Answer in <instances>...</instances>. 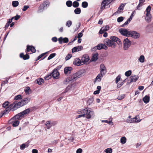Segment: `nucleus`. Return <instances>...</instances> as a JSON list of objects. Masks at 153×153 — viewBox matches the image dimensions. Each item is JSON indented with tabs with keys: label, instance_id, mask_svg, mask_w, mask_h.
Listing matches in <instances>:
<instances>
[{
	"label": "nucleus",
	"instance_id": "1",
	"mask_svg": "<svg viewBox=\"0 0 153 153\" xmlns=\"http://www.w3.org/2000/svg\"><path fill=\"white\" fill-rule=\"evenodd\" d=\"M78 113L79 114H81L78 116V118L84 117L87 119H89L94 116V112L88 108L80 110L78 111Z\"/></svg>",
	"mask_w": 153,
	"mask_h": 153
},
{
	"label": "nucleus",
	"instance_id": "2",
	"mask_svg": "<svg viewBox=\"0 0 153 153\" xmlns=\"http://www.w3.org/2000/svg\"><path fill=\"white\" fill-rule=\"evenodd\" d=\"M110 39H106L104 41V44L108 47L115 48L116 45L115 42L119 45L121 44L120 40L116 36H111Z\"/></svg>",
	"mask_w": 153,
	"mask_h": 153
},
{
	"label": "nucleus",
	"instance_id": "3",
	"mask_svg": "<svg viewBox=\"0 0 153 153\" xmlns=\"http://www.w3.org/2000/svg\"><path fill=\"white\" fill-rule=\"evenodd\" d=\"M30 98L27 97L23 99L19 102H15L12 103L13 110H16L18 108L27 104L30 101Z\"/></svg>",
	"mask_w": 153,
	"mask_h": 153
},
{
	"label": "nucleus",
	"instance_id": "4",
	"mask_svg": "<svg viewBox=\"0 0 153 153\" xmlns=\"http://www.w3.org/2000/svg\"><path fill=\"white\" fill-rule=\"evenodd\" d=\"M82 73L80 71H78L76 73L71 75L68 77L70 78L71 82L76 81L77 79L81 76Z\"/></svg>",
	"mask_w": 153,
	"mask_h": 153
},
{
	"label": "nucleus",
	"instance_id": "5",
	"mask_svg": "<svg viewBox=\"0 0 153 153\" xmlns=\"http://www.w3.org/2000/svg\"><path fill=\"white\" fill-rule=\"evenodd\" d=\"M151 7L150 6H148L146 8L145 13H146V16L145 18V20L148 23L150 22L151 20L152 16L150 14V11Z\"/></svg>",
	"mask_w": 153,
	"mask_h": 153
},
{
	"label": "nucleus",
	"instance_id": "6",
	"mask_svg": "<svg viewBox=\"0 0 153 153\" xmlns=\"http://www.w3.org/2000/svg\"><path fill=\"white\" fill-rule=\"evenodd\" d=\"M50 2L48 1H44L42 4H41L38 9V11L39 12H42L44 10L47 8L49 6Z\"/></svg>",
	"mask_w": 153,
	"mask_h": 153
},
{
	"label": "nucleus",
	"instance_id": "7",
	"mask_svg": "<svg viewBox=\"0 0 153 153\" xmlns=\"http://www.w3.org/2000/svg\"><path fill=\"white\" fill-rule=\"evenodd\" d=\"M123 42L124 49L125 50H127L131 45V41L127 38L123 40Z\"/></svg>",
	"mask_w": 153,
	"mask_h": 153
},
{
	"label": "nucleus",
	"instance_id": "8",
	"mask_svg": "<svg viewBox=\"0 0 153 153\" xmlns=\"http://www.w3.org/2000/svg\"><path fill=\"white\" fill-rule=\"evenodd\" d=\"M128 36H130L134 39H136L139 38L140 34L136 31H130Z\"/></svg>",
	"mask_w": 153,
	"mask_h": 153
},
{
	"label": "nucleus",
	"instance_id": "9",
	"mask_svg": "<svg viewBox=\"0 0 153 153\" xmlns=\"http://www.w3.org/2000/svg\"><path fill=\"white\" fill-rule=\"evenodd\" d=\"M89 60V57L88 55L85 54L83 55L82 58L81 60L82 65L88 64Z\"/></svg>",
	"mask_w": 153,
	"mask_h": 153
},
{
	"label": "nucleus",
	"instance_id": "10",
	"mask_svg": "<svg viewBox=\"0 0 153 153\" xmlns=\"http://www.w3.org/2000/svg\"><path fill=\"white\" fill-rule=\"evenodd\" d=\"M100 73L101 74L104 75L107 73V69L105 65L103 64H100Z\"/></svg>",
	"mask_w": 153,
	"mask_h": 153
},
{
	"label": "nucleus",
	"instance_id": "11",
	"mask_svg": "<svg viewBox=\"0 0 153 153\" xmlns=\"http://www.w3.org/2000/svg\"><path fill=\"white\" fill-rule=\"evenodd\" d=\"M51 74L54 79L59 78V74L57 69H54Z\"/></svg>",
	"mask_w": 153,
	"mask_h": 153
},
{
	"label": "nucleus",
	"instance_id": "12",
	"mask_svg": "<svg viewBox=\"0 0 153 153\" xmlns=\"http://www.w3.org/2000/svg\"><path fill=\"white\" fill-rule=\"evenodd\" d=\"M119 32L123 35L128 36L130 31L125 28H121L119 30Z\"/></svg>",
	"mask_w": 153,
	"mask_h": 153
},
{
	"label": "nucleus",
	"instance_id": "13",
	"mask_svg": "<svg viewBox=\"0 0 153 153\" xmlns=\"http://www.w3.org/2000/svg\"><path fill=\"white\" fill-rule=\"evenodd\" d=\"M12 103L9 106L6 108L3 111V112L1 113L3 116L5 115L10 112V111L11 110L12 111H13L15 110H13V107L12 106Z\"/></svg>",
	"mask_w": 153,
	"mask_h": 153
},
{
	"label": "nucleus",
	"instance_id": "14",
	"mask_svg": "<svg viewBox=\"0 0 153 153\" xmlns=\"http://www.w3.org/2000/svg\"><path fill=\"white\" fill-rule=\"evenodd\" d=\"M105 44H98L97 46L94 47V49H96L97 48L98 50H100L101 49H104L105 50L107 49V46L105 45Z\"/></svg>",
	"mask_w": 153,
	"mask_h": 153
},
{
	"label": "nucleus",
	"instance_id": "15",
	"mask_svg": "<svg viewBox=\"0 0 153 153\" xmlns=\"http://www.w3.org/2000/svg\"><path fill=\"white\" fill-rule=\"evenodd\" d=\"M139 77L135 75H132L129 77V79L128 80V83H130L131 82H135L137 80Z\"/></svg>",
	"mask_w": 153,
	"mask_h": 153
},
{
	"label": "nucleus",
	"instance_id": "16",
	"mask_svg": "<svg viewBox=\"0 0 153 153\" xmlns=\"http://www.w3.org/2000/svg\"><path fill=\"white\" fill-rule=\"evenodd\" d=\"M81 60L79 58H75L73 64L79 66L82 65Z\"/></svg>",
	"mask_w": 153,
	"mask_h": 153
},
{
	"label": "nucleus",
	"instance_id": "17",
	"mask_svg": "<svg viewBox=\"0 0 153 153\" xmlns=\"http://www.w3.org/2000/svg\"><path fill=\"white\" fill-rule=\"evenodd\" d=\"M54 122L51 123L50 121H48L46 122L45 125L47 129H49L53 126L55 125Z\"/></svg>",
	"mask_w": 153,
	"mask_h": 153
},
{
	"label": "nucleus",
	"instance_id": "18",
	"mask_svg": "<svg viewBox=\"0 0 153 153\" xmlns=\"http://www.w3.org/2000/svg\"><path fill=\"white\" fill-rule=\"evenodd\" d=\"M82 48L83 47L82 46L75 47L72 48V51L73 53L78 52L81 50Z\"/></svg>",
	"mask_w": 153,
	"mask_h": 153
},
{
	"label": "nucleus",
	"instance_id": "19",
	"mask_svg": "<svg viewBox=\"0 0 153 153\" xmlns=\"http://www.w3.org/2000/svg\"><path fill=\"white\" fill-rule=\"evenodd\" d=\"M104 76V75L101 74L99 73L95 79L94 82H100L101 81L102 77Z\"/></svg>",
	"mask_w": 153,
	"mask_h": 153
},
{
	"label": "nucleus",
	"instance_id": "20",
	"mask_svg": "<svg viewBox=\"0 0 153 153\" xmlns=\"http://www.w3.org/2000/svg\"><path fill=\"white\" fill-rule=\"evenodd\" d=\"M31 51L32 53H35L36 50L33 47L31 46L27 45V51L29 52Z\"/></svg>",
	"mask_w": 153,
	"mask_h": 153
},
{
	"label": "nucleus",
	"instance_id": "21",
	"mask_svg": "<svg viewBox=\"0 0 153 153\" xmlns=\"http://www.w3.org/2000/svg\"><path fill=\"white\" fill-rule=\"evenodd\" d=\"M110 3H108V0H104L102 2L100 9L103 10L104 9L106 5H108Z\"/></svg>",
	"mask_w": 153,
	"mask_h": 153
},
{
	"label": "nucleus",
	"instance_id": "22",
	"mask_svg": "<svg viewBox=\"0 0 153 153\" xmlns=\"http://www.w3.org/2000/svg\"><path fill=\"white\" fill-rule=\"evenodd\" d=\"M23 117L21 112L17 114L11 120H18L21 119V118Z\"/></svg>",
	"mask_w": 153,
	"mask_h": 153
},
{
	"label": "nucleus",
	"instance_id": "23",
	"mask_svg": "<svg viewBox=\"0 0 153 153\" xmlns=\"http://www.w3.org/2000/svg\"><path fill=\"white\" fill-rule=\"evenodd\" d=\"M72 69V68L71 67H65L64 70V73L65 74H70Z\"/></svg>",
	"mask_w": 153,
	"mask_h": 153
},
{
	"label": "nucleus",
	"instance_id": "24",
	"mask_svg": "<svg viewBox=\"0 0 153 153\" xmlns=\"http://www.w3.org/2000/svg\"><path fill=\"white\" fill-rule=\"evenodd\" d=\"M150 100V97L148 95H146L143 99V100L146 103H148Z\"/></svg>",
	"mask_w": 153,
	"mask_h": 153
},
{
	"label": "nucleus",
	"instance_id": "25",
	"mask_svg": "<svg viewBox=\"0 0 153 153\" xmlns=\"http://www.w3.org/2000/svg\"><path fill=\"white\" fill-rule=\"evenodd\" d=\"M20 56L21 58H23L24 60L28 59L29 58V56L28 54H26L24 55L23 53H20Z\"/></svg>",
	"mask_w": 153,
	"mask_h": 153
},
{
	"label": "nucleus",
	"instance_id": "26",
	"mask_svg": "<svg viewBox=\"0 0 153 153\" xmlns=\"http://www.w3.org/2000/svg\"><path fill=\"white\" fill-rule=\"evenodd\" d=\"M126 5V4H121L120 5L119 7L118 10L117 12L119 13L121 12V11H122L124 7V6Z\"/></svg>",
	"mask_w": 153,
	"mask_h": 153
},
{
	"label": "nucleus",
	"instance_id": "27",
	"mask_svg": "<svg viewBox=\"0 0 153 153\" xmlns=\"http://www.w3.org/2000/svg\"><path fill=\"white\" fill-rule=\"evenodd\" d=\"M133 120H134L135 122H134V123H138L140 122L141 120L140 119L139 116L138 115H137L134 118H132Z\"/></svg>",
	"mask_w": 153,
	"mask_h": 153
},
{
	"label": "nucleus",
	"instance_id": "28",
	"mask_svg": "<svg viewBox=\"0 0 153 153\" xmlns=\"http://www.w3.org/2000/svg\"><path fill=\"white\" fill-rule=\"evenodd\" d=\"M12 120L13 123L12 125L13 126L16 127L18 126L19 123L18 120Z\"/></svg>",
	"mask_w": 153,
	"mask_h": 153
},
{
	"label": "nucleus",
	"instance_id": "29",
	"mask_svg": "<svg viewBox=\"0 0 153 153\" xmlns=\"http://www.w3.org/2000/svg\"><path fill=\"white\" fill-rule=\"evenodd\" d=\"M30 111V108H28L25 110L23 111H22V112H21V113L22 115L23 116V117L24 115H26L29 113Z\"/></svg>",
	"mask_w": 153,
	"mask_h": 153
},
{
	"label": "nucleus",
	"instance_id": "30",
	"mask_svg": "<svg viewBox=\"0 0 153 153\" xmlns=\"http://www.w3.org/2000/svg\"><path fill=\"white\" fill-rule=\"evenodd\" d=\"M140 2L138 5L137 7V10H140V7L143 5V3L145 0H139Z\"/></svg>",
	"mask_w": 153,
	"mask_h": 153
},
{
	"label": "nucleus",
	"instance_id": "31",
	"mask_svg": "<svg viewBox=\"0 0 153 153\" xmlns=\"http://www.w3.org/2000/svg\"><path fill=\"white\" fill-rule=\"evenodd\" d=\"M25 91L26 94H29L31 92V90L29 87H26L25 89Z\"/></svg>",
	"mask_w": 153,
	"mask_h": 153
},
{
	"label": "nucleus",
	"instance_id": "32",
	"mask_svg": "<svg viewBox=\"0 0 153 153\" xmlns=\"http://www.w3.org/2000/svg\"><path fill=\"white\" fill-rule=\"evenodd\" d=\"M36 82V83L40 85L44 82V80L42 78H40L37 79Z\"/></svg>",
	"mask_w": 153,
	"mask_h": 153
},
{
	"label": "nucleus",
	"instance_id": "33",
	"mask_svg": "<svg viewBox=\"0 0 153 153\" xmlns=\"http://www.w3.org/2000/svg\"><path fill=\"white\" fill-rule=\"evenodd\" d=\"M120 143L122 144H125L126 142V139L125 137H122L120 140Z\"/></svg>",
	"mask_w": 153,
	"mask_h": 153
},
{
	"label": "nucleus",
	"instance_id": "34",
	"mask_svg": "<svg viewBox=\"0 0 153 153\" xmlns=\"http://www.w3.org/2000/svg\"><path fill=\"white\" fill-rule=\"evenodd\" d=\"M29 146L27 143H24L20 146V149L21 150H24L25 147H27Z\"/></svg>",
	"mask_w": 153,
	"mask_h": 153
},
{
	"label": "nucleus",
	"instance_id": "35",
	"mask_svg": "<svg viewBox=\"0 0 153 153\" xmlns=\"http://www.w3.org/2000/svg\"><path fill=\"white\" fill-rule=\"evenodd\" d=\"M70 82H71V81L70 78L69 77H68L64 79L63 82V83L64 84L67 85Z\"/></svg>",
	"mask_w": 153,
	"mask_h": 153
},
{
	"label": "nucleus",
	"instance_id": "36",
	"mask_svg": "<svg viewBox=\"0 0 153 153\" xmlns=\"http://www.w3.org/2000/svg\"><path fill=\"white\" fill-rule=\"evenodd\" d=\"M139 61L141 63H143L145 61V57L143 55H141L138 59Z\"/></svg>",
	"mask_w": 153,
	"mask_h": 153
},
{
	"label": "nucleus",
	"instance_id": "37",
	"mask_svg": "<svg viewBox=\"0 0 153 153\" xmlns=\"http://www.w3.org/2000/svg\"><path fill=\"white\" fill-rule=\"evenodd\" d=\"M74 12L75 14H79L81 12V10L80 8L77 7L75 9Z\"/></svg>",
	"mask_w": 153,
	"mask_h": 153
},
{
	"label": "nucleus",
	"instance_id": "38",
	"mask_svg": "<svg viewBox=\"0 0 153 153\" xmlns=\"http://www.w3.org/2000/svg\"><path fill=\"white\" fill-rule=\"evenodd\" d=\"M98 59V54H94L92 58V61H96Z\"/></svg>",
	"mask_w": 153,
	"mask_h": 153
},
{
	"label": "nucleus",
	"instance_id": "39",
	"mask_svg": "<svg viewBox=\"0 0 153 153\" xmlns=\"http://www.w3.org/2000/svg\"><path fill=\"white\" fill-rule=\"evenodd\" d=\"M79 5V4L77 1H74L73 3V6L75 8L77 7Z\"/></svg>",
	"mask_w": 153,
	"mask_h": 153
},
{
	"label": "nucleus",
	"instance_id": "40",
	"mask_svg": "<svg viewBox=\"0 0 153 153\" xmlns=\"http://www.w3.org/2000/svg\"><path fill=\"white\" fill-rule=\"evenodd\" d=\"M72 24V22L71 20H68L67 21L66 24V25L68 27H70Z\"/></svg>",
	"mask_w": 153,
	"mask_h": 153
},
{
	"label": "nucleus",
	"instance_id": "41",
	"mask_svg": "<svg viewBox=\"0 0 153 153\" xmlns=\"http://www.w3.org/2000/svg\"><path fill=\"white\" fill-rule=\"evenodd\" d=\"M66 4L67 7H70L72 5V3L71 1L68 0L66 1Z\"/></svg>",
	"mask_w": 153,
	"mask_h": 153
},
{
	"label": "nucleus",
	"instance_id": "42",
	"mask_svg": "<svg viewBox=\"0 0 153 153\" xmlns=\"http://www.w3.org/2000/svg\"><path fill=\"white\" fill-rule=\"evenodd\" d=\"M88 3L86 1L83 2L82 4V6L84 8L87 7L88 6Z\"/></svg>",
	"mask_w": 153,
	"mask_h": 153
},
{
	"label": "nucleus",
	"instance_id": "43",
	"mask_svg": "<svg viewBox=\"0 0 153 153\" xmlns=\"http://www.w3.org/2000/svg\"><path fill=\"white\" fill-rule=\"evenodd\" d=\"M56 53H52L51 54L48 56V60H49L52 58H53L56 55Z\"/></svg>",
	"mask_w": 153,
	"mask_h": 153
},
{
	"label": "nucleus",
	"instance_id": "44",
	"mask_svg": "<svg viewBox=\"0 0 153 153\" xmlns=\"http://www.w3.org/2000/svg\"><path fill=\"white\" fill-rule=\"evenodd\" d=\"M132 72L131 70H129L126 71L125 74V75L127 76H129L131 74Z\"/></svg>",
	"mask_w": 153,
	"mask_h": 153
},
{
	"label": "nucleus",
	"instance_id": "45",
	"mask_svg": "<svg viewBox=\"0 0 153 153\" xmlns=\"http://www.w3.org/2000/svg\"><path fill=\"white\" fill-rule=\"evenodd\" d=\"M104 151L106 153H111L112 152V150L111 148H108L105 149Z\"/></svg>",
	"mask_w": 153,
	"mask_h": 153
},
{
	"label": "nucleus",
	"instance_id": "46",
	"mask_svg": "<svg viewBox=\"0 0 153 153\" xmlns=\"http://www.w3.org/2000/svg\"><path fill=\"white\" fill-rule=\"evenodd\" d=\"M125 95L124 94H122L118 96L117 99L119 100H121L124 98Z\"/></svg>",
	"mask_w": 153,
	"mask_h": 153
},
{
	"label": "nucleus",
	"instance_id": "47",
	"mask_svg": "<svg viewBox=\"0 0 153 153\" xmlns=\"http://www.w3.org/2000/svg\"><path fill=\"white\" fill-rule=\"evenodd\" d=\"M22 99V96L21 95L19 94L16 96L14 98V100H18L19 99Z\"/></svg>",
	"mask_w": 153,
	"mask_h": 153
},
{
	"label": "nucleus",
	"instance_id": "48",
	"mask_svg": "<svg viewBox=\"0 0 153 153\" xmlns=\"http://www.w3.org/2000/svg\"><path fill=\"white\" fill-rule=\"evenodd\" d=\"M133 120L132 118L130 119L128 118L126 120V122L128 123H134V122H135V121H134Z\"/></svg>",
	"mask_w": 153,
	"mask_h": 153
},
{
	"label": "nucleus",
	"instance_id": "49",
	"mask_svg": "<svg viewBox=\"0 0 153 153\" xmlns=\"http://www.w3.org/2000/svg\"><path fill=\"white\" fill-rule=\"evenodd\" d=\"M19 2L17 1H14L12 2V5L14 7H16L18 6Z\"/></svg>",
	"mask_w": 153,
	"mask_h": 153
},
{
	"label": "nucleus",
	"instance_id": "50",
	"mask_svg": "<svg viewBox=\"0 0 153 153\" xmlns=\"http://www.w3.org/2000/svg\"><path fill=\"white\" fill-rule=\"evenodd\" d=\"M94 101V99L93 98H89L88 100L87 103L89 105L91 104Z\"/></svg>",
	"mask_w": 153,
	"mask_h": 153
},
{
	"label": "nucleus",
	"instance_id": "51",
	"mask_svg": "<svg viewBox=\"0 0 153 153\" xmlns=\"http://www.w3.org/2000/svg\"><path fill=\"white\" fill-rule=\"evenodd\" d=\"M48 52H46L45 53H43L41 55H40L39 56H38L37 57V58L36 60H39V59H40L41 58L43 57Z\"/></svg>",
	"mask_w": 153,
	"mask_h": 153
},
{
	"label": "nucleus",
	"instance_id": "52",
	"mask_svg": "<svg viewBox=\"0 0 153 153\" xmlns=\"http://www.w3.org/2000/svg\"><path fill=\"white\" fill-rule=\"evenodd\" d=\"M121 79V76L120 75H118L116 78L115 82L116 84Z\"/></svg>",
	"mask_w": 153,
	"mask_h": 153
},
{
	"label": "nucleus",
	"instance_id": "53",
	"mask_svg": "<svg viewBox=\"0 0 153 153\" xmlns=\"http://www.w3.org/2000/svg\"><path fill=\"white\" fill-rule=\"evenodd\" d=\"M51 75L50 74L48 75L47 76H45L44 78L46 80H48L51 78Z\"/></svg>",
	"mask_w": 153,
	"mask_h": 153
},
{
	"label": "nucleus",
	"instance_id": "54",
	"mask_svg": "<svg viewBox=\"0 0 153 153\" xmlns=\"http://www.w3.org/2000/svg\"><path fill=\"white\" fill-rule=\"evenodd\" d=\"M123 20V17L122 16H120L117 19V21L118 22H120Z\"/></svg>",
	"mask_w": 153,
	"mask_h": 153
},
{
	"label": "nucleus",
	"instance_id": "55",
	"mask_svg": "<svg viewBox=\"0 0 153 153\" xmlns=\"http://www.w3.org/2000/svg\"><path fill=\"white\" fill-rule=\"evenodd\" d=\"M104 29V30L105 31H107L109 28V27L108 25H106L105 27H102Z\"/></svg>",
	"mask_w": 153,
	"mask_h": 153
},
{
	"label": "nucleus",
	"instance_id": "56",
	"mask_svg": "<svg viewBox=\"0 0 153 153\" xmlns=\"http://www.w3.org/2000/svg\"><path fill=\"white\" fill-rule=\"evenodd\" d=\"M102 123H108L109 124H110L111 123H112V125L113 124V123L112 121H108V120H102Z\"/></svg>",
	"mask_w": 153,
	"mask_h": 153
},
{
	"label": "nucleus",
	"instance_id": "57",
	"mask_svg": "<svg viewBox=\"0 0 153 153\" xmlns=\"http://www.w3.org/2000/svg\"><path fill=\"white\" fill-rule=\"evenodd\" d=\"M9 104V102H5L3 104V107L4 108H6L8 105Z\"/></svg>",
	"mask_w": 153,
	"mask_h": 153
},
{
	"label": "nucleus",
	"instance_id": "58",
	"mask_svg": "<svg viewBox=\"0 0 153 153\" xmlns=\"http://www.w3.org/2000/svg\"><path fill=\"white\" fill-rule=\"evenodd\" d=\"M72 55L71 54H68L66 57L65 59L66 60H68L71 57Z\"/></svg>",
	"mask_w": 153,
	"mask_h": 153
},
{
	"label": "nucleus",
	"instance_id": "59",
	"mask_svg": "<svg viewBox=\"0 0 153 153\" xmlns=\"http://www.w3.org/2000/svg\"><path fill=\"white\" fill-rule=\"evenodd\" d=\"M130 21L129 19H128L125 22V23L122 25H121L122 27H123L124 26L126 25H127L130 22Z\"/></svg>",
	"mask_w": 153,
	"mask_h": 153
},
{
	"label": "nucleus",
	"instance_id": "60",
	"mask_svg": "<svg viewBox=\"0 0 153 153\" xmlns=\"http://www.w3.org/2000/svg\"><path fill=\"white\" fill-rule=\"evenodd\" d=\"M70 88L69 86H68L66 88L65 91L62 93V94H65V93H66V92H67L68 91H69V90Z\"/></svg>",
	"mask_w": 153,
	"mask_h": 153
},
{
	"label": "nucleus",
	"instance_id": "61",
	"mask_svg": "<svg viewBox=\"0 0 153 153\" xmlns=\"http://www.w3.org/2000/svg\"><path fill=\"white\" fill-rule=\"evenodd\" d=\"M63 42L64 43H66L68 42V38L65 37L63 39Z\"/></svg>",
	"mask_w": 153,
	"mask_h": 153
},
{
	"label": "nucleus",
	"instance_id": "62",
	"mask_svg": "<svg viewBox=\"0 0 153 153\" xmlns=\"http://www.w3.org/2000/svg\"><path fill=\"white\" fill-rule=\"evenodd\" d=\"M9 79H7L5 81H3L2 82V83L1 84V86L4 85H5V84L6 83H7L8 82V80Z\"/></svg>",
	"mask_w": 153,
	"mask_h": 153
},
{
	"label": "nucleus",
	"instance_id": "63",
	"mask_svg": "<svg viewBox=\"0 0 153 153\" xmlns=\"http://www.w3.org/2000/svg\"><path fill=\"white\" fill-rule=\"evenodd\" d=\"M29 8V6L28 5L25 6L24 7L23 9H22V10L24 11H25Z\"/></svg>",
	"mask_w": 153,
	"mask_h": 153
},
{
	"label": "nucleus",
	"instance_id": "64",
	"mask_svg": "<svg viewBox=\"0 0 153 153\" xmlns=\"http://www.w3.org/2000/svg\"><path fill=\"white\" fill-rule=\"evenodd\" d=\"M82 152V149L80 148H79L76 151V153H81Z\"/></svg>",
	"mask_w": 153,
	"mask_h": 153
}]
</instances>
